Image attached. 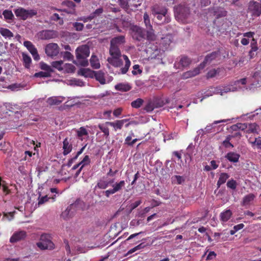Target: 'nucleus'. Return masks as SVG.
<instances>
[{"mask_svg": "<svg viewBox=\"0 0 261 261\" xmlns=\"http://www.w3.org/2000/svg\"><path fill=\"white\" fill-rule=\"evenodd\" d=\"M217 256V254L214 251H211L208 253L206 259L207 260H212L214 258L216 257Z\"/></svg>", "mask_w": 261, "mask_h": 261, "instance_id": "obj_61", "label": "nucleus"}, {"mask_svg": "<svg viewBox=\"0 0 261 261\" xmlns=\"http://www.w3.org/2000/svg\"><path fill=\"white\" fill-rule=\"evenodd\" d=\"M37 247L41 250H53L55 244L52 242V238L49 234H43L40 237V242L37 243Z\"/></svg>", "mask_w": 261, "mask_h": 261, "instance_id": "obj_5", "label": "nucleus"}, {"mask_svg": "<svg viewBox=\"0 0 261 261\" xmlns=\"http://www.w3.org/2000/svg\"><path fill=\"white\" fill-rule=\"evenodd\" d=\"M172 36L171 34L166 35L162 37L161 40V44H162L165 48H166L172 42Z\"/></svg>", "mask_w": 261, "mask_h": 261, "instance_id": "obj_28", "label": "nucleus"}, {"mask_svg": "<svg viewBox=\"0 0 261 261\" xmlns=\"http://www.w3.org/2000/svg\"><path fill=\"white\" fill-rule=\"evenodd\" d=\"M79 74L86 77H94V71L89 68H81L79 71Z\"/></svg>", "mask_w": 261, "mask_h": 261, "instance_id": "obj_23", "label": "nucleus"}, {"mask_svg": "<svg viewBox=\"0 0 261 261\" xmlns=\"http://www.w3.org/2000/svg\"><path fill=\"white\" fill-rule=\"evenodd\" d=\"M141 200H137L135 202L132 203L130 204V207L132 210L136 208L137 207H138L141 203Z\"/></svg>", "mask_w": 261, "mask_h": 261, "instance_id": "obj_63", "label": "nucleus"}, {"mask_svg": "<svg viewBox=\"0 0 261 261\" xmlns=\"http://www.w3.org/2000/svg\"><path fill=\"white\" fill-rule=\"evenodd\" d=\"M94 77L101 84H105L106 83V79L105 78L104 73L101 70L97 71H94Z\"/></svg>", "mask_w": 261, "mask_h": 261, "instance_id": "obj_29", "label": "nucleus"}, {"mask_svg": "<svg viewBox=\"0 0 261 261\" xmlns=\"http://www.w3.org/2000/svg\"><path fill=\"white\" fill-rule=\"evenodd\" d=\"M143 18H144V23H145L146 26L147 27L148 26L149 28H150V26H151V25H150V19H149V16L146 13H144Z\"/></svg>", "mask_w": 261, "mask_h": 261, "instance_id": "obj_57", "label": "nucleus"}, {"mask_svg": "<svg viewBox=\"0 0 261 261\" xmlns=\"http://www.w3.org/2000/svg\"><path fill=\"white\" fill-rule=\"evenodd\" d=\"M154 15L156 16L159 23H167L171 20L170 17L168 15V12L164 13L163 14L160 13V14H154Z\"/></svg>", "mask_w": 261, "mask_h": 261, "instance_id": "obj_19", "label": "nucleus"}, {"mask_svg": "<svg viewBox=\"0 0 261 261\" xmlns=\"http://www.w3.org/2000/svg\"><path fill=\"white\" fill-rule=\"evenodd\" d=\"M124 184V180H121L119 184H116L115 185L113 183L112 186H110L112 187L113 188L107 190L105 192V195L107 197H109L110 195L115 193L116 192L118 191Z\"/></svg>", "mask_w": 261, "mask_h": 261, "instance_id": "obj_13", "label": "nucleus"}, {"mask_svg": "<svg viewBox=\"0 0 261 261\" xmlns=\"http://www.w3.org/2000/svg\"><path fill=\"white\" fill-rule=\"evenodd\" d=\"M122 111V109L121 108H118L114 111L113 115L115 117H118L121 115Z\"/></svg>", "mask_w": 261, "mask_h": 261, "instance_id": "obj_64", "label": "nucleus"}, {"mask_svg": "<svg viewBox=\"0 0 261 261\" xmlns=\"http://www.w3.org/2000/svg\"><path fill=\"white\" fill-rule=\"evenodd\" d=\"M247 128V124L246 123H238L231 126V128L233 130H237L238 129L244 130Z\"/></svg>", "mask_w": 261, "mask_h": 261, "instance_id": "obj_43", "label": "nucleus"}, {"mask_svg": "<svg viewBox=\"0 0 261 261\" xmlns=\"http://www.w3.org/2000/svg\"><path fill=\"white\" fill-rule=\"evenodd\" d=\"M77 134L79 137H82L83 136L87 135L88 132L85 128L81 127H80V130L77 131Z\"/></svg>", "mask_w": 261, "mask_h": 261, "instance_id": "obj_52", "label": "nucleus"}, {"mask_svg": "<svg viewBox=\"0 0 261 261\" xmlns=\"http://www.w3.org/2000/svg\"><path fill=\"white\" fill-rule=\"evenodd\" d=\"M73 25L75 30L77 31H81L84 28V24L81 22H76L73 23Z\"/></svg>", "mask_w": 261, "mask_h": 261, "instance_id": "obj_53", "label": "nucleus"}, {"mask_svg": "<svg viewBox=\"0 0 261 261\" xmlns=\"http://www.w3.org/2000/svg\"><path fill=\"white\" fill-rule=\"evenodd\" d=\"M251 48L249 54L250 56V58H252L254 55V52L256 51L258 49L257 42L254 38H252V42L251 43Z\"/></svg>", "mask_w": 261, "mask_h": 261, "instance_id": "obj_39", "label": "nucleus"}, {"mask_svg": "<svg viewBox=\"0 0 261 261\" xmlns=\"http://www.w3.org/2000/svg\"><path fill=\"white\" fill-rule=\"evenodd\" d=\"M247 12L252 17L261 15V0H251L247 4Z\"/></svg>", "mask_w": 261, "mask_h": 261, "instance_id": "obj_4", "label": "nucleus"}, {"mask_svg": "<svg viewBox=\"0 0 261 261\" xmlns=\"http://www.w3.org/2000/svg\"><path fill=\"white\" fill-rule=\"evenodd\" d=\"M90 49L87 45H82L76 49V58L80 65L86 67L88 65L87 58L89 56Z\"/></svg>", "mask_w": 261, "mask_h": 261, "instance_id": "obj_3", "label": "nucleus"}, {"mask_svg": "<svg viewBox=\"0 0 261 261\" xmlns=\"http://www.w3.org/2000/svg\"><path fill=\"white\" fill-rule=\"evenodd\" d=\"M49 198L47 195L39 198L38 205H40L48 201Z\"/></svg>", "mask_w": 261, "mask_h": 261, "instance_id": "obj_56", "label": "nucleus"}, {"mask_svg": "<svg viewBox=\"0 0 261 261\" xmlns=\"http://www.w3.org/2000/svg\"><path fill=\"white\" fill-rule=\"evenodd\" d=\"M227 186L230 189H235L237 187L236 180H228L227 183Z\"/></svg>", "mask_w": 261, "mask_h": 261, "instance_id": "obj_58", "label": "nucleus"}, {"mask_svg": "<svg viewBox=\"0 0 261 261\" xmlns=\"http://www.w3.org/2000/svg\"><path fill=\"white\" fill-rule=\"evenodd\" d=\"M220 56V51L219 50L213 51L207 55L204 61L200 64V68H204L207 63H210L212 61L216 59Z\"/></svg>", "mask_w": 261, "mask_h": 261, "instance_id": "obj_11", "label": "nucleus"}, {"mask_svg": "<svg viewBox=\"0 0 261 261\" xmlns=\"http://www.w3.org/2000/svg\"><path fill=\"white\" fill-rule=\"evenodd\" d=\"M175 16L182 23H187L191 21L190 8L185 5H179L175 8Z\"/></svg>", "mask_w": 261, "mask_h": 261, "instance_id": "obj_1", "label": "nucleus"}, {"mask_svg": "<svg viewBox=\"0 0 261 261\" xmlns=\"http://www.w3.org/2000/svg\"><path fill=\"white\" fill-rule=\"evenodd\" d=\"M209 12L218 19L221 17H225L227 15V11L222 7H214L208 9Z\"/></svg>", "mask_w": 261, "mask_h": 261, "instance_id": "obj_10", "label": "nucleus"}, {"mask_svg": "<svg viewBox=\"0 0 261 261\" xmlns=\"http://www.w3.org/2000/svg\"><path fill=\"white\" fill-rule=\"evenodd\" d=\"M125 42V38L123 35L118 36L112 38L110 42L111 46H118Z\"/></svg>", "mask_w": 261, "mask_h": 261, "instance_id": "obj_18", "label": "nucleus"}, {"mask_svg": "<svg viewBox=\"0 0 261 261\" xmlns=\"http://www.w3.org/2000/svg\"><path fill=\"white\" fill-rule=\"evenodd\" d=\"M51 19L52 20L57 21L58 20H60V22H59L60 24H63V20H61L60 17L59 16V15L57 13H54L53 14V15L51 16Z\"/></svg>", "mask_w": 261, "mask_h": 261, "instance_id": "obj_55", "label": "nucleus"}, {"mask_svg": "<svg viewBox=\"0 0 261 261\" xmlns=\"http://www.w3.org/2000/svg\"><path fill=\"white\" fill-rule=\"evenodd\" d=\"M1 34L6 38H11L13 37V34L8 29L1 28L0 29Z\"/></svg>", "mask_w": 261, "mask_h": 261, "instance_id": "obj_37", "label": "nucleus"}, {"mask_svg": "<svg viewBox=\"0 0 261 261\" xmlns=\"http://www.w3.org/2000/svg\"><path fill=\"white\" fill-rule=\"evenodd\" d=\"M109 53L111 57L108 58V62L114 67H120L122 65L123 62L120 59L121 53L119 47L110 45Z\"/></svg>", "mask_w": 261, "mask_h": 261, "instance_id": "obj_2", "label": "nucleus"}, {"mask_svg": "<svg viewBox=\"0 0 261 261\" xmlns=\"http://www.w3.org/2000/svg\"><path fill=\"white\" fill-rule=\"evenodd\" d=\"M145 39L148 41H153L156 40L157 36L155 34L152 26H150L147 31L145 30Z\"/></svg>", "mask_w": 261, "mask_h": 261, "instance_id": "obj_22", "label": "nucleus"}, {"mask_svg": "<svg viewBox=\"0 0 261 261\" xmlns=\"http://www.w3.org/2000/svg\"><path fill=\"white\" fill-rule=\"evenodd\" d=\"M252 143L255 144L258 148L261 149V137H258L255 138L254 141L252 142Z\"/></svg>", "mask_w": 261, "mask_h": 261, "instance_id": "obj_59", "label": "nucleus"}, {"mask_svg": "<svg viewBox=\"0 0 261 261\" xmlns=\"http://www.w3.org/2000/svg\"><path fill=\"white\" fill-rule=\"evenodd\" d=\"M144 102V100L142 98H138L135 100L131 102V106L133 108L138 109L140 108Z\"/></svg>", "mask_w": 261, "mask_h": 261, "instance_id": "obj_40", "label": "nucleus"}, {"mask_svg": "<svg viewBox=\"0 0 261 261\" xmlns=\"http://www.w3.org/2000/svg\"><path fill=\"white\" fill-rule=\"evenodd\" d=\"M258 127V125L255 123H249L247 125V132L249 133H255L256 132L257 128Z\"/></svg>", "mask_w": 261, "mask_h": 261, "instance_id": "obj_46", "label": "nucleus"}, {"mask_svg": "<svg viewBox=\"0 0 261 261\" xmlns=\"http://www.w3.org/2000/svg\"><path fill=\"white\" fill-rule=\"evenodd\" d=\"M232 213L230 210H227L220 214V220L223 222H227L232 217Z\"/></svg>", "mask_w": 261, "mask_h": 261, "instance_id": "obj_26", "label": "nucleus"}, {"mask_svg": "<svg viewBox=\"0 0 261 261\" xmlns=\"http://www.w3.org/2000/svg\"><path fill=\"white\" fill-rule=\"evenodd\" d=\"M22 62L24 67L26 69H30L32 63L31 58L24 53H22Z\"/></svg>", "mask_w": 261, "mask_h": 261, "instance_id": "obj_27", "label": "nucleus"}, {"mask_svg": "<svg viewBox=\"0 0 261 261\" xmlns=\"http://www.w3.org/2000/svg\"><path fill=\"white\" fill-rule=\"evenodd\" d=\"M47 102L50 106L59 105L62 102V100L57 97H51L47 99Z\"/></svg>", "mask_w": 261, "mask_h": 261, "instance_id": "obj_38", "label": "nucleus"}, {"mask_svg": "<svg viewBox=\"0 0 261 261\" xmlns=\"http://www.w3.org/2000/svg\"><path fill=\"white\" fill-rule=\"evenodd\" d=\"M122 57L125 61V65L120 69V70L122 74H125L130 66V61L126 55H123Z\"/></svg>", "mask_w": 261, "mask_h": 261, "instance_id": "obj_32", "label": "nucleus"}, {"mask_svg": "<svg viewBox=\"0 0 261 261\" xmlns=\"http://www.w3.org/2000/svg\"><path fill=\"white\" fill-rule=\"evenodd\" d=\"M219 73V69H213L212 70H210L207 73V78H212L215 76L217 74Z\"/></svg>", "mask_w": 261, "mask_h": 261, "instance_id": "obj_50", "label": "nucleus"}, {"mask_svg": "<svg viewBox=\"0 0 261 261\" xmlns=\"http://www.w3.org/2000/svg\"><path fill=\"white\" fill-rule=\"evenodd\" d=\"M151 11L153 15L160 14V13L163 14L164 13L168 12V9L165 7L158 4L154 5L152 7Z\"/></svg>", "mask_w": 261, "mask_h": 261, "instance_id": "obj_20", "label": "nucleus"}, {"mask_svg": "<svg viewBox=\"0 0 261 261\" xmlns=\"http://www.w3.org/2000/svg\"><path fill=\"white\" fill-rule=\"evenodd\" d=\"M62 5L63 6H66V7H68L69 8H70L71 9V10L68 11L67 10H66L65 9H57V10L58 11H60V12L63 11V12H66L67 13H72V12H73L74 11V8L75 7V5L72 1H68V0L64 1L62 3Z\"/></svg>", "mask_w": 261, "mask_h": 261, "instance_id": "obj_16", "label": "nucleus"}, {"mask_svg": "<svg viewBox=\"0 0 261 261\" xmlns=\"http://www.w3.org/2000/svg\"><path fill=\"white\" fill-rule=\"evenodd\" d=\"M232 138H233V136H230V135L227 136L226 137L225 140H224L222 142V145H223V146L226 148H233L234 147L233 145L230 142V140Z\"/></svg>", "mask_w": 261, "mask_h": 261, "instance_id": "obj_41", "label": "nucleus"}, {"mask_svg": "<svg viewBox=\"0 0 261 261\" xmlns=\"http://www.w3.org/2000/svg\"><path fill=\"white\" fill-rule=\"evenodd\" d=\"M59 53V47L57 43H49L45 47V53L48 56L55 57L57 56Z\"/></svg>", "mask_w": 261, "mask_h": 261, "instance_id": "obj_9", "label": "nucleus"}, {"mask_svg": "<svg viewBox=\"0 0 261 261\" xmlns=\"http://www.w3.org/2000/svg\"><path fill=\"white\" fill-rule=\"evenodd\" d=\"M191 62V60L188 57L181 56L179 60V63L182 67L188 66Z\"/></svg>", "mask_w": 261, "mask_h": 261, "instance_id": "obj_36", "label": "nucleus"}, {"mask_svg": "<svg viewBox=\"0 0 261 261\" xmlns=\"http://www.w3.org/2000/svg\"><path fill=\"white\" fill-rule=\"evenodd\" d=\"M120 6L125 11L128 10L129 6L127 0H118Z\"/></svg>", "mask_w": 261, "mask_h": 261, "instance_id": "obj_49", "label": "nucleus"}, {"mask_svg": "<svg viewBox=\"0 0 261 261\" xmlns=\"http://www.w3.org/2000/svg\"><path fill=\"white\" fill-rule=\"evenodd\" d=\"M133 69L134 70L132 71V74L133 75H137L138 73H141L142 70L139 69V65H135L133 66Z\"/></svg>", "mask_w": 261, "mask_h": 261, "instance_id": "obj_54", "label": "nucleus"}, {"mask_svg": "<svg viewBox=\"0 0 261 261\" xmlns=\"http://www.w3.org/2000/svg\"><path fill=\"white\" fill-rule=\"evenodd\" d=\"M128 121V119H125L122 120H116L114 122H106V124H109V125L114 127L115 131L117 129H121L124 124V123Z\"/></svg>", "mask_w": 261, "mask_h": 261, "instance_id": "obj_17", "label": "nucleus"}, {"mask_svg": "<svg viewBox=\"0 0 261 261\" xmlns=\"http://www.w3.org/2000/svg\"><path fill=\"white\" fill-rule=\"evenodd\" d=\"M63 63V62L60 60L53 62L51 65L53 67L57 69L59 71H61L63 70V68L62 67Z\"/></svg>", "mask_w": 261, "mask_h": 261, "instance_id": "obj_48", "label": "nucleus"}, {"mask_svg": "<svg viewBox=\"0 0 261 261\" xmlns=\"http://www.w3.org/2000/svg\"><path fill=\"white\" fill-rule=\"evenodd\" d=\"M109 124H106V122L102 124H99L98 125V127L102 133H103L104 136H106V138H107L109 136Z\"/></svg>", "mask_w": 261, "mask_h": 261, "instance_id": "obj_33", "label": "nucleus"}, {"mask_svg": "<svg viewBox=\"0 0 261 261\" xmlns=\"http://www.w3.org/2000/svg\"><path fill=\"white\" fill-rule=\"evenodd\" d=\"M240 155L234 152H229L225 155V158L230 162L237 163L239 161Z\"/></svg>", "mask_w": 261, "mask_h": 261, "instance_id": "obj_24", "label": "nucleus"}, {"mask_svg": "<svg viewBox=\"0 0 261 261\" xmlns=\"http://www.w3.org/2000/svg\"><path fill=\"white\" fill-rule=\"evenodd\" d=\"M255 198V195L252 193H250L246 195L243 199L241 204L242 205L247 206L250 205L251 202L254 200Z\"/></svg>", "mask_w": 261, "mask_h": 261, "instance_id": "obj_25", "label": "nucleus"}, {"mask_svg": "<svg viewBox=\"0 0 261 261\" xmlns=\"http://www.w3.org/2000/svg\"><path fill=\"white\" fill-rule=\"evenodd\" d=\"M3 14L6 20H12L14 18V15L11 10H5Z\"/></svg>", "mask_w": 261, "mask_h": 261, "instance_id": "obj_45", "label": "nucleus"}, {"mask_svg": "<svg viewBox=\"0 0 261 261\" xmlns=\"http://www.w3.org/2000/svg\"><path fill=\"white\" fill-rule=\"evenodd\" d=\"M113 182V180H99L97 183V186L100 189H106L112 186Z\"/></svg>", "mask_w": 261, "mask_h": 261, "instance_id": "obj_35", "label": "nucleus"}, {"mask_svg": "<svg viewBox=\"0 0 261 261\" xmlns=\"http://www.w3.org/2000/svg\"><path fill=\"white\" fill-rule=\"evenodd\" d=\"M90 163V159L89 158V155H85L84 156V158H83V159L82 160V161L81 162H80V164H82V166L80 167V168L79 169V170H78L77 173V174L79 173L85 166L89 165Z\"/></svg>", "mask_w": 261, "mask_h": 261, "instance_id": "obj_42", "label": "nucleus"}, {"mask_svg": "<svg viewBox=\"0 0 261 261\" xmlns=\"http://www.w3.org/2000/svg\"><path fill=\"white\" fill-rule=\"evenodd\" d=\"M103 12V10L102 8H99L95 10L93 13L95 14V16H100Z\"/></svg>", "mask_w": 261, "mask_h": 261, "instance_id": "obj_62", "label": "nucleus"}, {"mask_svg": "<svg viewBox=\"0 0 261 261\" xmlns=\"http://www.w3.org/2000/svg\"><path fill=\"white\" fill-rule=\"evenodd\" d=\"M90 62L91 66L93 68L98 69L100 67L98 59L95 56L92 55L91 56Z\"/></svg>", "mask_w": 261, "mask_h": 261, "instance_id": "obj_34", "label": "nucleus"}, {"mask_svg": "<svg viewBox=\"0 0 261 261\" xmlns=\"http://www.w3.org/2000/svg\"><path fill=\"white\" fill-rule=\"evenodd\" d=\"M203 68H200V65L199 66L196 68H195L192 71H188L186 72H185L184 74V76L185 78H189L191 77L196 76V75L200 73V70L202 69Z\"/></svg>", "mask_w": 261, "mask_h": 261, "instance_id": "obj_31", "label": "nucleus"}, {"mask_svg": "<svg viewBox=\"0 0 261 261\" xmlns=\"http://www.w3.org/2000/svg\"><path fill=\"white\" fill-rule=\"evenodd\" d=\"M131 35L133 38L138 41L145 39V30L137 25H133L130 28Z\"/></svg>", "mask_w": 261, "mask_h": 261, "instance_id": "obj_8", "label": "nucleus"}, {"mask_svg": "<svg viewBox=\"0 0 261 261\" xmlns=\"http://www.w3.org/2000/svg\"><path fill=\"white\" fill-rule=\"evenodd\" d=\"M54 32L50 30H43L38 33L39 38L41 40H48L54 37Z\"/></svg>", "mask_w": 261, "mask_h": 261, "instance_id": "obj_15", "label": "nucleus"}, {"mask_svg": "<svg viewBox=\"0 0 261 261\" xmlns=\"http://www.w3.org/2000/svg\"><path fill=\"white\" fill-rule=\"evenodd\" d=\"M66 71L68 73H73L74 72L75 68L71 64H66L65 65Z\"/></svg>", "mask_w": 261, "mask_h": 261, "instance_id": "obj_51", "label": "nucleus"}, {"mask_svg": "<svg viewBox=\"0 0 261 261\" xmlns=\"http://www.w3.org/2000/svg\"><path fill=\"white\" fill-rule=\"evenodd\" d=\"M51 74L48 72L40 71L34 74V76L35 77H50Z\"/></svg>", "mask_w": 261, "mask_h": 261, "instance_id": "obj_47", "label": "nucleus"}, {"mask_svg": "<svg viewBox=\"0 0 261 261\" xmlns=\"http://www.w3.org/2000/svg\"><path fill=\"white\" fill-rule=\"evenodd\" d=\"M40 67L42 70H44L45 72H48L50 74L51 73L54 71L52 68L50 66L48 65L47 64L44 62L40 63Z\"/></svg>", "mask_w": 261, "mask_h": 261, "instance_id": "obj_44", "label": "nucleus"}, {"mask_svg": "<svg viewBox=\"0 0 261 261\" xmlns=\"http://www.w3.org/2000/svg\"><path fill=\"white\" fill-rule=\"evenodd\" d=\"M63 154L64 155H66L71 152L72 149V145L70 143L69 140L68 138H65L63 142Z\"/></svg>", "mask_w": 261, "mask_h": 261, "instance_id": "obj_21", "label": "nucleus"}, {"mask_svg": "<svg viewBox=\"0 0 261 261\" xmlns=\"http://www.w3.org/2000/svg\"><path fill=\"white\" fill-rule=\"evenodd\" d=\"M23 45L30 53L32 55L34 59L36 61H38L40 59L39 55L38 54L37 50L33 43L29 41H25L23 42Z\"/></svg>", "mask_w": 261, "mask_h": 261, "instance_id": "obj_12", "label": "nucleus"}, {"mask_svg": "<svg viewBox=\"0 0 261 261\" xmlns=\"http://www.w3.org/2000/svg\"><path fill=\"white\" fill-rule=\"evenodd\" d=\"M27 234L24 231L17 232L12 236L10 239L11 243H16L26 238Z\"/></svg>", "mask_w": 261, "mask_h": 261, "instance_id": "obj_14", "label": "nucleus"}, {"mask_svg": "<svg viewBox=\"0 0 261 261\" xmlns=\"http://www.w3.org/2000/svg\"><path fill=\"white\" fill-rule=\"evenodd\" d=\"M84 206V203L83 201L80 199L76 200L75 202L70 204L69 206L67 207L66 210L62 213V217L66 219L68 218L71 217L72 215L70 214V212L73 210H83Z\"/></svg>", "mask_w": 261, "mask_h": 261, "instance_id": "obj_6", "label": "nucleus"}, {"mask_svg": "<svg viewBox=\"0 0 261 261\" xmlns=\"http://www.w3.org/2000/svg\"><path fill=\"white\" fill-rule=\"evenodd\" d=\"M14 13L16 17L25 20L29 17H32L37 15V12L35 10H26L24 8L19 7L14 10Z\"/></svg>", "mask_w": 261, "mask_h": 261, "instance_id": "obj_7", "label": "nucleus"}, {"mask_svg": "<svg viewBox=\"0 0 261 261\" xmlns=\"http://www.w3.org/2000/svg\"><path fill=\"white\" fill-rule=\"evenodd\" d=\"M63 58L68 60L72 59L73 58V55L69 51H64L63 53Z\"/></svg>", "mask_w": 261, "mask_h": 261, "instance_id": "obj_60", "label": "nucleus"}, {"mask_svg": "<svg viewBox=\"0 0 261 261\" xmlns=\"http://www.w3.org/2000/svg\"><path fill=\"white\" fill-rule=\"evenodd\" d=\"M115 88L118 91L127 92L131 89L132 87L128 84L120 83L116 85Z\"/></svg>", "mask_w": 261, "mask_h": 261, "instance_id": "obj_30", "label": "nucleus"}]
</instances>
